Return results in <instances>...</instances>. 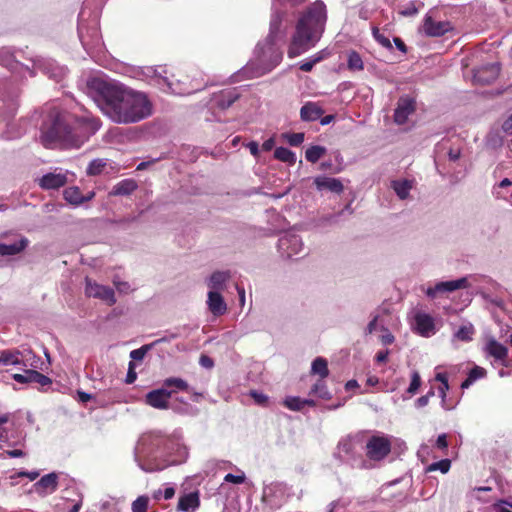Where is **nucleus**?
Instances as JSON below:
<instances>
[{"instance_id":"obj_33","label":"nucleus","mask_w":512,"mask_h":512,"mask_svg":"<svg viewBox=\"0 0 512 512\" xmlns=\"http://www.w3.org/2000/svg\"><path fill=\"white\" fill-rule=\"evenodd\" d=\"M326 153V148L319 145L309 147L305 152V158L311 163H316Z\"/></svg>"},{"instance_id":"obj_56","label":"nucleus","mask_w":512,"mask_h":512,"mask_svg":"<svg viewBox=\"0 0 512 512\" xmlns=\"http://www.w3.org/2000/svg\"><path fill=\"white\" fill-rule=\"evenodd\" d=\"M200 365L206 368H212L213 367V360L211 357L207 355H201L200 357Z\"/></svg>"},{"instance_id":"obj_60","label":"nucleus","mask_w":512,"mask_h":512,"mask_svg":"<svg viewBox=\"0 0 512 512\" xmlns=\"http://www.w3.org/2000/svg\"><path fill=\"white\" fill-rule=\"evenodd\" d=\"M247 147L249 148L250 150V153L253 155V156H257L258 153H259V147H258V144L256 142H249L247 144Z\"/></svg>"},{"instance_id":"obj_31","label":"nucleus","mask_w":512,"mask_h":512,"mask_svg":"<svg viewBox=\"0 0 512 512\" xmlns=\"http://www.w3.org/2000/svg\"><path fill=\"white\" fill-rule=\"evenodd\" d=\"M163 387L164 388H166V387L174 388L171 390V391H174V393L176 391L189 392V386H188L187 382L183 379L176 378V377H170V378L163 380Z\"/></svg>"},{"instance_id":"obj_14","label":"nucleus","mask_w":512,"mask_h":512,"mask_svg":"<svg viewBox=\"0 0 512 512\" xmlns=\"http://www.w3.org/2000/svg\"><path fill=\"white\" fill-rule=\"evenodd\" d=\"M415 100L411 97L404 96L398 100L394 113V120L397 124L406 123L409 115L415 111Z\"/></svg>"},{"instance_id":"obj_54","label":"nucleus","mask_w":512,"mask_h":512,"mask_svg":"<svg viewBox=\"0 0 512 512\" xmlns=\"http://www.w3.org/2000/svg\"><path fill=\"white\" fill-rule=\"evenodd\" d=\"M17 477L18 478H23V477H26L30 480H35L36 478L39 477V472H36V471H31V472H27V471H20L17 473Z\"/></svg>"},{"instance_id":"obj_1","label":"nucleus","mask_w":512,"mask_h":512,"mask_svg":"<svg viewBox=\"0 0 512 512\" xmlns=\"http://www.w3.org/2000/svg\"><path fill=\"white\" fill-rule=\"evenodd\" d=\"M86 89L101 111L115 123H137L152 115V103L145 93L115 80L91 77Z\"/></svg>"},{"instance_id":"obj_40","label":"nucleus","mask_w":512,"mask_h":512,"mask_svg":"<svg viewBox=\"0 0 512 512\" xmlns=\"http://www.w3.org/2000/svg\"><path fill=\"white\" fill-rule=\"evenodd\" d=\"M451 462L449 459H442L438 462L428 465L427 471H440L447 473L450 470Z\"/></svg>"},{"instance_id":"obj_10","label":"nucleus","mask_w":512,"mask_h":512,"mask_svg":"<svg viewBox=\"0 0 512 512\" xmlns=\"http://www.w3.org/2000/svg\"><path fill=\"white\" fill-rule=\"evenodd\" d=\"M279 252L282 256H293L301 252V238L295 234H285L278 240Z\"/></svg>"},{"instance_id":"obj_17","label":"nucleus","mask_w":512,"mask_h":512,"mask_svg":"<svg viewBox=\"0 0 512 512\" xmlns=\"http://www.w3.org/2000/svg\"><path fill=\"white\" fill-rule=\"evenodd\" d=\"M28 239L23 236H17L15 239H9L0 243V256H14L21 253L28 246Z\"/></svg>"},{"instance_id":"obj_46","label":"nucleus","mask_w":512,"mask_h":512,"mask_svg":"<svg viewBox=\"0 0 512 512\" xmlns=\"http://www.w3.org/2000/svg\"><path fill=\"white\" fill-rule=\"evenodd\" d=\"M323 59V56L321 53H318L316 56H314L312 59L304 61L300 64V69L304 72H309L312 70L314 65L318 62H320Z\"/></svg>"},{"instance_id":"obj_3","label":"nucleus","mask_w":512,"mask_h":512,"mask_svg":"<svg viewBox=\"0 0 512 512\" xmlns=\"http://www.w3.org/2000/svg\"><path fill=\"white\" fill-rule=\"evenodd\" d=\"M326 20L325 4L320 0L312 3L297 23L288 56L294 58L314 46L324 31Z\"/></svg>"},{"instance_id":"obj_29","label":"nucleus","mask_w":512,"mask_h":512,"mask_svg":"<svg viewBox=\"0 0 512 512\" xmlns=\"http://www.w3.org/2000/svg\"><path fill=\"white\" fill-rule=\"evenodd\" d=\"M64 199L73 205H80L85 202L84 196L78 187H68L63 192Z\"/></svg>"},{"instance_id":"obj_39","label":"nucleus","mask_w":512,"mask_h":512,"mask_svg":"<svg viewBox=\"0 0 512 512\" xmlns=\"http://www.w3.org/2000/svg\"><path fill=\"white\" fill-rule=\"evenodd\" d=\"M284 140L291 146H299L304 141V133H284L282 134Z\"/></svg>"},{"instance_id":"obj_28","label":"nucleus","mask_w":512,"mask_h":512,"mask_svg":"<svg viewBox=\"0 0 512 512\" xmlns=\"http://www.w3.org/2000/svg\"><path fill=\"white\" fill-rule=\"evenodd\" d=\"M487 376V371L481 366H475L468 372L467 378L463 381L461 388H469L472 384H474L479 379H482Z\"/></svg>"},{"instance_id":"obj_27","label":"nucleus","mask_w":512,"mask_h":512,"mask_svg":"<svg viewBox=\"0 0 512 512\" xmlns=\"http://www.w3.org/2000/svg\"><path fill=\"white\" fill-rule=\"evenodd\" d=\"M231 278V272L226 271H216L211 274L208 286L211 289L210 291H219L224 289L225 283Z\"/></svg>"},{"instance_id":"obj_22","label":"nucleus","mask_w":512,"mask_h":512,"mask_svg":"<svg viewBox=\"0 0 512 512\" xmlns=\"http://www.w3.org/2000/svg\"><path fill=\"white\" fill-rule=\"evenodd\" d=\"M20 355L21 352L17 349L0 351V365L27 367L28 359Z\"/></svg>"},{"instance_id":"obj_11","label":"nucleus","mask_w":512,"mask_h":512,"mask_svg":"<svg viewBox=\"0 0 512 512\" xmlns=\"http://www.w3.org/2000/svg\"><path fill=\"white\" fill-rule=\"evenodd\" d=\"M500 67L497 63H490L474 70L473 80L477 84L487 85L498 77Z\"/></svg>"},{"instance_id":"obj_63","label":"nucleus","mask_w":512,"mask_h":512,"mask_svg":"<svg viewBox=\"0 0 512 512\" xmlns=\"http://www.w3.org/2000/svg\"><path fill=\"white\" fill-rule=\"evenodd\" d=\"M236 291H238L239 294L240 305L243 306L245 301L244 288L236 284Z\"/></svg>"},{"instance_id":"obj_64","label":"nucleus","mask_w":512,"mask_h":512,"mask_svg":"<svg viewBox=\"0 0 512 512\" xmlns=\"http://www.w3.org/2000/svg\"><path fill=\"white\" fill-rule=\"evenodd\" d=\"M394 43H395L397 49H399L403 53L406 52V45L400 38H397V37L394 38Z\"/></svg>"},{"instance_id":"obj_34","label":"nucleus","mask_w":512,"mask_h":512,"mask_svg":"<svg viewBox=\"0 0 512 512\" xmlns=\"http://www.w3.org/2000/svg\"><path fill=\"white\" fill-rule=\"evenodd\" d=\"M474 332L475 330L473 325L466 324L459 327L455 333V338L463 342H469L473 339Z\"/></svg>"},{"instance_id":"obj_50","label":"nucleus","mask_w":512,"mask_h":512,"mask_svg":"<svg viewBox=\"0 0 512 512\" xmlns=\"http://www.w3.org/2000/svg\"><path fill=\"white\" fill-rule=\"evenodd\" d=\"M244 480H245V476L243 473L241 475H234L232 473H228L225 475V478H224L225 482L236 484V485L242 484L244 482Z\"/></svg>"},{"instance_id":"obj_44","label":"nucleus","mask_w":512,"mask_h":512,"mask_svg":"<svg viewBox=\"0 0 512 512\" xmlns=\"http://www.w3.org/2000/svg\"><path fill=\"white\" fill-rule=\"evenodd\" d=\"M148 498L146 496H139L132 502V512H147Z\"/></svg>"},{"instance_id":"obj_38","label":"nucleus","mask_w":512,"mask_h":512,"mask_svg":"<svg viewBox=\"0 0 512 512\" xmlns=\"http://www.w3.org/2000/svg\"><path fill=\"white\" fill-rule=\"evenodd\" d=\"M283 405L292 411H300L304 408L303 399L299 397H287L286 400L283 401Z\"/></svg>"},{"instance_id":"obj_30","label":"nucleus","mask_w":512,"mask_h":512,"mask_svg":"<svg viewBox=\"0 0 512 512\" xmlns=\"http://www.w3.org/2000/svg\"><path fill=\"white\" fill-rule=\"evenodd\" d=\"M312 373L320 376L321 379L329 375L328 361L326 358L318 357L312 362Z\"/></svg>"},{"instance_id":"obj_25","label":"nucleus","mask_w":512,"mask_h":512,"mask_svg":"<svg viewBox=\"0 0 512 512\" xmlns=\"http://www.w3.org/2000/svg\"><path fill=\"white\" fill-rule=\"evenodd\" d=\"M138 188V184L134 179H124L115 184L110 191L112 196H128Z\"/></svg>"},{"instance_id":"obj_41","label":"nucleus","mask_w":512,"mask_h":512,"mask_svg":"<svg viewBox=\"0 0 512 512\" xmlns=\"http://www.w3.org/2000/svg\"><path fill=\"white\" fill-rule=\"evenodd\" d=\"M421 385V379L418 371H414L411 373L410 384L407 389V393L410 395H416L418 389Z\"/></svg>"},{"instance_id":"obj_51","label":"nucleus","mask_w":512,"mask_h":512,"mask_svg":"<svg viewBox=\"0 0 512 512\" xmlns=\"http://www.w3.org/2000/svg\"><path fill=\"white\" fill-rule=\"evenodd\" d=\"M148 346H142L136 350H132L130 352V358L134 360H142L145 357V354L147 353Z\"/></svg>"},{"instance_id":"obj_42","label":"nucleus","mask_w":512,"mask_h":512,"mask_svg":"<svg viewBox=\"0 0 512 512\" xmlns=\"http://www.w3.org/2000/svg\"><path fill=\"white\" fill-rule=\"evenodd\" d=\"M23 356L28 359L26 367H31L34 370L36 368H39V364L41 363V358L38 357L36 354H34L33 351H31V350L24 351V352H22V355H20V357H23Z\"/></svg>"},{"instance_id":"obj_36","label":"nucleus","mask_w":512,"mask_h":512,"mask_svg":"<svg viewBox=\"0 0 512 512\" xmlns=\"http://www.w3.org/2000/svg\"><path fill=\"white\" fill-rule=\"evenodd\" d=\"M310 395H317L323 400H329L331 397L327 386L323 382V379L316 381V383L312 386Z\"/></svg>"},{"instance_id":"obj_16","label":"nucleus","mask_w":512,"mask_h":512,"mask_svg":"<svg viewBox=\"0 0 512 512\" xmlns=\"http://www.w3.org/2000/svg\"><path fill=\"white\" fill-rule=\"evenodd\" d=\"M68 182V173L65 172H51L43 175L38 183L41 188L49 190V189H58L64 186Z\"/></svg>"},{"instance_id":"obj_32","label":"nucleus","mask_w":512,"mask_h":512,"mask_svg":"<svg viewBox=\"0 0 512 512\" xmlns=\"http://www.w3.org/2000/svg\"><path fill=\"white\" fill-rule=\"evenodd\" d=\"M274 157L290 165H294L296 162L295 153L285 147H277L274 151Z\"/></svg>"},{"instance_id":"obj_59","label":"nucleus","mask_w":512,"mask_h":512,"mask_svg":"<svg viewBox=\"0 0 512 512\" xmlns=\"http://www.w3.org/2000/svg\"><path fill=\"white\" fill-rule=\"evenodd\" d=\"M81 507H82V497H80V499H78V500H75L73 506L65 512H79Z\"/></svg>"},{"instance_id":"obj_6","label":"nucleus","mask_w":512,"mask_h":512,"mask_svg":"<svg viewBox=\"0 0 512 512\" xmlns=\"http://www.w3.org/2000/svg\"><path fill=\"white\" fill-rule=\"evenodd\" d=\"M84 292H86L87 297L97 298L106 302L107 305L112 306L116 303L113 288L100 285L89 277H86V288H84Z\"/></svg>"},{"instance_id":"obj_52","label":"nucleus","mask_w":512,"mask_h":512,"mask_svg":"<svg viewBox=\"0 0 512 512\" xmlns=\"http://www.w3.org/2000/svg\"><path fill=\"white\" fill-rule=\"evenodd\" d=\"M435 446H436V448H438L440 450L447 449L448 448L447 435L446 434L439 435L438 439H436Z\"/></svg>"},{"instance_id":"obj_7","label":"nucleus","mask_w":512,"mask_h":512,"mask_svg":"<svg viewBox=\"0 0 512 512\" xmlns=\"http://www.w3.org/2000/svg\"><path fill=\"white\" fill-rule=\"evenodd\" d=\"M453 29L449 21H436L430 15H426L423 19L422 25L419 27V32L427 37H440Z\"/></svg>"},{"instance_id":"obj_37","label":"nucleus","mask_w":512,"mask_h":512,"mask_svg":"<svg viewBox=\"0 0 512 512\" xmlns=\"http://www.w3.org/2000/svg\"><path fill=\"white\" fill-rule=\"evenodd\" d=\"M107 162L103 159H94L87 167V174L91 176L99 175L106 167Z\"/></svg>"},{"instance_id":"obj_26","label":"nucleus","mask_w":512,"mask_h":512,"mask_svg":"<svg viewBox=\"0 0 512 512\" xmlns=\"http://www.w3.org/2000/svg\"><path fill=\"white\" fill-rule=\"evenodd\" d=\"M200 505L199 495L195 492L185 494L178 500V510L183 512H193Z\"/></svg>"},{"instance_id":"obj_58","label":"nucleus","mask_w":512,"mask_h":512,"mask_svg":"<svg viewBox=\"0 0 512 512\" xmlns=\"http://www.w3.org/2000/svg\"><path fill=\"white\" fill-rule=\"evenodd\" d=\"M388 350L377 352L376 361L377 363H385L388 358Z\"/></svg>"},{"instance_id":"obj_13","label":"nucleus","mask_w":512,"mask_h":512,"mask_svg":"<svg viewBox=\"0 0 512 512\" xmlns=\"http://www.w3.org/2000/svg\"><path fill=\"white\" fill-rule=\"evenodd\" d=\"M415 331L422 337L428 338L435 333L434 318L424 312H417L414 316Z\"/></svg>"},{"instance_id":"obj_5","label":"nucleus","mask_w":512,"mask_h":512,"mask_svg":"<svg viewBox=\"0 0 512 512\" xmlns=\"http://www.w3.org/2000/svg\"><path fill=\"white\" fill-rule=\"evenodd\" d=\"M392 442L387 436H372L366 443V455L372 461H381L391 453Z\"/></svg>"},{"instance_id":"obj_12","label":"nucleus","mask_w":512,"mask_h":512,"mask_svg":"<svg viewBox=\"0 0 512 512\" xmlns=\"http://www.w3.org/2000/svg\"><path fill=\"white\" fill-rule=\"evenodd\" d=\"M12 379L20 384L36 383L41 387L49 386L51 384V380L48 376L34 369H26L24 374H12Z\"/></svg>"},{"instance_id":"obj_23","label":"nucleus","mask_w":512,"mask_h":512,"mask_svg":"<svg viewBox=\"0 0 512 512\" xmlns=\"http://www.w3.org/2000/svg\"><path fill=\"white\" fill-rule=\"evenodd\" d=\"M324 113L322 107L316 102H306L300 109V118L310 122L318 120Z\"/></svg>"},{"instance_id":"obj_45","label":"nucleus","mask_w":512,"mask_h":512,"mask_svg":"<svg viewBox=\"0 0 512 512\" xmlns=\"http://www.w3.org/2000/svg\"><path fill=\"white\" fill-rule=\"evenodd\" d=\"M435 380L441 382V386L439 387V393L441 395L442 402H444L445 395H447V391L449 390L447 375L444 373H438L435 376Z\"/></svg>"},{"instance_id":"obj_24","label":"nucleus","mask_w":512,"mask_h":512,"mask_svg":"<svg viewBox=\"0 0 512 512\" xmlns=\"http://www.w3.org/2000/svg\"><path fill=\"white\" fill-rule=\"evenodd\" d=\"M413 186L414 181L408 179H396L392 180L390 183V187L400 200H406L410 197Z\"/></svg>"},{"instance_id":"obj_2","label":"nucleus","mask_w":512,"mask_h":512,"mask_svg":"<svg viewBox=\"0 0 512 512\" xmlns=\"http://www.w3.org/2000/svg\"><path fill=\"white\" fill-rule=\"evenodd\" d=\"M100 125V121L92 117L77 118L70 125L57 112H52L41 127L40 142L46 148H79Z\"/></svg>"},{"instance_id":"obj_43","label":"nucleus","mask_w":512,"mask_h":512,"mask_svg":"<svg viewBox=\"0 0 512 512\" xmlns=\"http://www.w3.org/2000/svg\"><path fill=\"white\" fill-rule=\"evenodd\" d=\"M512 185V181L508 178H504L499 182V184L493 187L492 193L497 199H506V196L502 193L501 189L510 187Z\"/></svg>"},{"instance_id":"obj_62","label":"nucleus","mask_w":512,"mask_h":512,"mask_svg":"<svg viewBox=\"0 0 512 512\" xmlns=\"http://www.w3.org/2000/svg\"><path fill=\"white\" fill-rule=\"evenodd\" d=\"M394 342V336L391 333H386L382 336V343L384 345H391Z\"/></svg>"},{"instance_id":"obj_48","label":"nucleus","mask_w":512,"mask_h":512,"mask_svg":"<svg viewBox=\"0 0 512 512\" xmlns=\"http://www.w3.org/2000/svg\"><path fill=\"white\" fill-rule=\"evenodd\" d=\"M434 396V389L431 388L428 390V392L426 393V395H423V396H420L416 401H415V406L416 408H424L425 406H427L428 404V401L431 399V397Z\"/></svg>"},{"instance_id":"obj_35","label":"nucleus","mask_w":512,"mask_h":512,"mask_svg":"<svg viewBox=\"0 0 512 512\" xmlns=\"http://www.w3.org/2000/svg\"><path fill=\"white\" fill-rule=\"evenodd\" d=\"M348 69L351 71H361L364 68V64L361 56L356 51H350L347 59Z\"/></svg>"},{"instance_id":"obj_49","label":"nucleus","mask_w":512,"mask_h":512,"mask_svg":"<svg viewBox=\"0 0 512 512\" xmlns=\"http://www.w3.org/2000/svg\"><path fill=\"white\" fill-rule=\"evenodd\" d=\"M250 396L259 406L265 407L268 403V397L262 393H258L255 390L250 391Z\"/></svg>"},{"instance_id":"obj_53","label":"nucleus","mask_w":512,"mask_h":512,"mask_svg":"<svg viewBox=\"0 0 512 512\" xmlns=\"http://www.w3.org/2000/svg\"><path fill=\"white\" fill-rule=\"evenodd\" d=\"M417 13L418 9L413 4L408 5L403 10L400 11V14L406 17L414 16Z\"/></svg>"},{"instance_id":"obj_57","label":"nucleus","mask_w":512,"mask_h":512,"mask_svg":"<svg viewBox=\"0 0 512 512\" xmlns=\"http://www.w3.org/2000/svg\"><path fill=\"white\" fill-rule=\"evenodd\" d=\"M339 448L341 451L348 454L352 451V442L349 440H344L339 443Z\"/></svg>"},{"instance_id":"obj_61","label":"nucleus","mask_w":512,"mask_h":512,"mask_svg":"<svg viewBox=\"0 0 512 512\" xmlns=\"http://www.w3.org/2000/svg\"><path fill=\"white\" fill-rule=\"evenodd\" d=\"M460 156H461L460 150L450 149V151L448 152V157H449V160H451V161L458 160L460 158Z\"/></svg>"},{"instance_id":"obj_21","label":"nucleus","mask_w":512,"mask_h":512,"mask_svg":"<svg viewBox=\"0 0 512 512\" xmlns=\"http://www.w3.org/2000/svg\"><path fill=\"white\" fill-rule=\"evenodd\" d=\"M314 184L319 191L328 190L332 193L340 194L344 190L342 182L332 177L318 176L314 179Z\"/></svg>"},{"instance_id":"obj_15","label":"nucleus","mask_w":512,"mask_h":512,"mask_svg":"<svg viewBox=\"0 0 512 512\" xmlns=\"http://www.w3.org/2000/svg\"><path fill=\"white\" fill-rule=\"evenodd\" d=\"M483 351L487 356L499 361L500 364L505 365L508 357V349L505 345L500 344L495 338H489Z\"/></svg>"},{"instance_id":"obj_47","label":"nucleus","mask_w":512,"mask_h":512,"mask_svg":"<svg viewBox=\"0 0 512 512\" xmlns=\"http://www.w3.org/2000/svg\"><path fill=\"white\" fill-rule=\"evenodd\" d=\"M373 36L375 38V40L380 43L383 47H386V48H392V45L390 43V40L384 36L378 28H373Z\"/></svg>"},{"instance_id":"obj_4","label":"nucleus","mask_w":512,"mask_h":512,"mask_svg":"<svg viewBox=\"0 0 512 512\" xmlns=\"http://www.w3.org/2000/svg\"><path fill=\"white\" fill-rule=\"evenodd\" d=\"M281 21L282 15L280 13L277 12L273 14L270 22V32L267 37L266 44L263 46L259 44L257 47L258 51H260L259 61L265 65L263 71L260 74L271 71L282 60V52L279 51L274 45V40L279 31Z\"/></svg>"},{"instance_id":"obj_9","label":"nucleus","mask_w":512,"mask_h":512,"mask_svg":"<svg viewBox=\"0 0 512 512\" xmlns=\"http://www.w3.org/2000/svg\"><path fill=\"white\" fill-rule=\"evenodd\" d=\"M173 391L162 387L154 389L145 395V403L154 409H169V399Z\"/></svg>"},{"instance_id":"obj_20","label":"nucleus","mask_w":512,"mask_h":512,"mask_svg":"<svg viewBox=\"0 0 512 512\" xmlns=\"http://www.w3.org/2000/svg\"><path fill=\"white\" fill-rule=\"evenodd\" d=\"M57 486L58 476L54 472L44 475L34 484L36 493L40 495H47L48 493L55 492L57 490Z\"/></svg>"},{"instance_id":"obj_19","label":"nucleus","mask_w":512,"mask_h":512,"mask_svg":"<svg viewBox=\"0 0 512 512\" xmlns=\"http://www.w3.org/2000/svg\"><path fill=\"white\" fill-rule=\"evenodd\" d=\"M208 309L215 317L223 316L227 312L224 297L218 291H209L207 300Z\"/></svg>"},{"instance_id":"obj_8","label":"nucleus","mask_w":512,"mask_h":512,"mask_svg":"<svg viewBox=\"0 0 512 512\" xmlns=\"http://www.w3.org/2000/svg\"><path fill=\"white\" fill-rule=\"evenodd\" d=\"M468 286L469 283L466 277L447 282H438L433 287L426 289V295L427 297L434 298L438 295L454 292L458 289H466Z\"/></svg>"},{"instance_id":"obj_18","label":"nucleus","mask_w":512,"mask_h":512,"mask_svg":"<svg viewBox=\"0 0 512 512\" xmlns=\"http://www.w3.org/2000/svg\"><path fill=\"white\" fill-rule=\"evenodd\" d=\"M239 96L240 95L236 89H227L214 94L211 103L213 106L221 110H225L238 100Z\"/></svg>"},{"instance_id":"obj_55","label":"nucleus","mask_w":512,"mask_h":512,"mask_svg":"<svg viewBox=\"0 0 512 512\" xmlns=\"http://www.w3.org/2000/svg\"><path fill=\"white\" fill-rule=\"evenodd\" d=\"M114 284L120 293H128L130 291V285L128 282H114Z\"/></svg>"}]
</instances>
